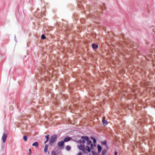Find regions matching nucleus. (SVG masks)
I'll return each mask as SVG.
<instances>
[{
	"label": "nucleus",
	"mask_w": 155,
	"mask_h": 155,
	"mask_svg": "<svg viewBox=\"0 0 155 155\" xmlns=\"http://www.w3.org/2000/svg\"><path fill=\"white\" fill-rule=\"evenodd\" d=\"M57 136L56 135H54L52 136L49 140V144L50 146H53L54 143L57 140Z\"/></svg>",
	"instance_id": "obj_1"
},
{
	"label": "nucleus",
	"mask_w": 155,
	"mask_h": 155,
	"mask_svg": "<svg viewBox=\"0 0 155 155\" xmlns=\"http://www.w3.org/2000/svg\"><path fill=\"white\" fill-rule=\"evenodd\" d=\"M39 74L42 76H45L46 74H47L48 71H45V69L44 66L43 68H41L39 71Z\"/></svg>",
	"instance_id": "obj_2"
},
{
	"label": "nucleus",
	"mask_w": 155,
	"mask_h": 155,
	"mask_svg": "<svg viewBox=\"0 0 155 155\" xmlns=\"http://www.w3.org/2000/svg\"><path fill=\"white\" fill-rule=\"evenodd\" d=\"M81 138L82 139L85 140L87 141V144L88 145H89L92 142L90 140L89 138L87 136H82L81 137Z\"/></svg>",
	"instance_id": "obj_3"
},
{
	"label": "nucleus",
	"mask_w": 155,
	"mask_h": 155,
	"mask_svg": "<svg viewBox=\"0 0 155 155\" xmlns=\"http://www.w3.org/2000/svg\"><path fill=\"white\" fill-rule=\"evenodd\" d=\"M58 145L60 149H63L64 147V142L63 141H61L58 142Z\"/></svg>",
	"instance_id": "obj_4"
},
{
	"label": "nucleus",
	"mask_w": 155,
	"mask_h": 155,
	"mask_svg": "<svg viewBox=\"0 0 155 155\" xmlns=\"http://www.w3.org/2000/svg\"><path fill=\"white\" fill-rule=\"evenodd\" d=\"M127 48H127H124L123 49L124 51L125 52L128 53L129 54H130V53L131 54V50H133V49L132 48H129L128 47Z\"/></svg>",
	"instance_id": "obj_5"
},
{
	"label": "nucleus",
	"mask_w": 155,
	"mask_h": 155,
	"mask_svg": "<svg viewBox=\"0 0 155 155\" xmlns=\"http://www.w3.org/2000/svg\"><path fill=\"white\" fill-rule=\"evenodd\" d=\"M7 137V136L6 134H3L2 137V140L3 142L5 143V142Z\"/></svg>",
	"instance_id": "obj_6"
},
{
	"label": "nucleus",
	"mask_w": 155,
	"mask_h": 155,
	"mask_svg": "<svg viewBox=\"0 0 155 155\" xmlns=\"http://www.w3.org/2000/svg\"><path fill=\"white\" fill-rule=\"evenodd\" d=\"M78 149L83 151H84L85 150V148L84 145H80L78 146Z\"/></svg>",
	"instance_id": "obj_7"
},
{
	"label": "nucleus",
	"mask_w": 155,
	"mask_h": 155,
	"mask_svg": "<svg viewBox=\"0 0 155 155\" xmlns=\"http://www.w3.org/2000/svg\"><path fill=\"white\" fill-rule=\"evenodd\" d=\"M71 138L68 137H65L63 140V141H64V142H67L71 140Z\"/></svg>",
	"instance_id": "obj_8"
},
{
	"label": "nucleus",
	"mask_w": 155,
	"mask_h": 155,
	"mask_svg": "<svg viewBox=\"0 0 155 155\" xmlns=\"http://www.w3.org/2000/svg\"><path fill=\"white\" fill-rule=\"evenodd\" d=\"M84 0H78V5L79 8H81V4L82 3V2Z\"/></svg>",
	"instance_id": "obj_9"
},
{
	"label": "nucleus",
	"mask_w": 155,
	"mask_h": 155,
	"mask_svg": "<svg viewBox=\"0 0 155 155\" xmlns=\"http://www.w3.org/2000/svg\"><path fill=\"white\" fill-rule=\"evenodd\" d=\"M4 146H2V149L0 152V155H4Z\"/></svg>",
	"instance_id": "obj_10"
},
{
	"label": "nucleus",
	"mask_w": 155,
	"mask_h": 155,
	"mask_svg": "<svg viewBox=\"0 0 155 155\" xmlns=\"http://www.w3.org/2000/svg\"><path fill=\"white\" fill-rule=\"evenodd\" d=\"M102 149V147L100 145H97V150L98 151V153H100Z\"/></svg>",
	"instance_id": "obj_11"
},
{
	"label": "nucleus",
	"mask_w": 155,
	"mask_h": 155,
	"mask_svg": "<svg viewBox=\"0 0 155 155\" xmlns=\"http://www.w3.org/2000/svg\"><path fill=\"white\" fill-rule=\"evenodd\" d=\"M92 46L93 48L94 49H96L98 48V45L95 44H92Z\"/></svg>",
	"instance_id": "obj_12"
},
{
	"label": "nucleus",
	"mask_w": 155,
	"mask_h": 155,
	"mask_svg": "<svg viewBox=\"0 0 155 155\" xmlns=\"http://www.w3.org/2000/svg\"><path fill=\"white\" fill-rule=\"evenodd\" d=\"M48 144H45V147L44 149V151L45 153H46L48 150Z\"/></svg>",
	"instance_id": "obj_13"
},
{
	"label": "nucleus",
	"mask_w": 155,
	"mask_h": 155,
	"mask_svg": "<svg viewBox=\"0 0 155 155\" xmlns=\"http://www.w3.org/2000/svg\"><path fill=\"white\" fill-rule=\"evenodd\" d=\"M38 143L37 142H35L33 143L32 145L33 146H35V147H37L38 146Z\"/></svg>",
	"instance_id": "obj_14"
},
{
	"label": "nucleus",
	"mask_w": 155,
	"mask_h": 155,
	"mask_svg": "<svg viewBox=\"0 0 155 155\" xmlns=\"http://www.w3.org/2000/svg\"><path fill=\"white\" fill-rule=\"evenodd\" d=\"M101 144L103 145H104L107 146V142L106 141H102L101 142Z\"/></svg>",
	"instance_id": "obj_15"
},
{
	"label": "nucleus",
	"mask_w": 155,
	"mask_h": 155,
	"mask_svg": "<svg viewBox=\"0 0 155 155\" xmlns=\"http://www.w3.org/2000/svg\"><path fill=\"white\" fill-rule=\"evenodd\" d=\"M86 149L88 152H90L91 151V149L90 148V147L88 146H87L86 147Z\"/></svg>",
	"instance_id": "obj_16"
},
{
	"label": "nucleus",
	"mask_w": 155,
	"mask_h": 155,
	"mask_svg": "<svg viewBox=\"0 0 155 155\" xmlns=\"http://www.w3.org/2000/svg\"><path fill=\"white\" fill-rule=\"evenodd\" d=\"M85 140L83 139V140H80L79 141V143H82L84 144L85 143Z\"/></svg>",
	"instance_id": "obj_17"
},
{
	"label": "nucleus",
	"mask_w": 155,
	"mask_h": 155,
	"mask_svg": "<svg viewBox=\"0 0 155 155\" xmlns=\"http://www.w3.org/2000/svg\"><path fill=\"white\" fill-rule=\"evenodd\" d=\"M66 150L68 151H69L71 150V147L69 146H67L66 147Z\"/></svg>",
	"instance_id": "obj_18"
},
{
	"label": "nucleus",
	"mask_w": 155,
	"mask_h": 155,
	"mask_svg": "<svg viewBox=\"0 0 155 155\" xmlns=\"http://www.w3.org/2000/svg\"><path fill=\"white\" fill-rule=\"evenodd\" d=\"M107 152V150L106 149L103 150L102 152V154L103 155H105Z\"/></svg>",
	"instance_id": "obj_19"
},
{
	"label": "nucleus",
	"mask_w": 155,
	"mask_h": 155,
	"mask_svg": "<svg viewBox=\"0 0 155 155\" xmlns=\"http://www.w3.org/2000/svg\"><path fill=\"white\" fill-rule=\"evenodd\" d=\"M23 139L25 141H26L27 140V136H24L23 137Z\"/></svg>",
	"instance_id": "obj_20"
},
{
	"label": "nucleus",
	"mask_w": 155,
	"mask_h": 155,
	"mask_svg": "<svg viewBox=\"0 0 155 155\" xmlns=\"http://www.w3.org/2000/svg\"><path fill=\"white\" fill-rule=\"evenodd\" d=\"M41 39H44L46 38V37L45 36V35L44 34H43L42 35L41 37Z\"/></svg>",
	"instance_id": "obj_21"
},
{
	"label": "nucleus",
	"mask_w": 155,
	"mask_h": 155,
	"mask_svg": "<svg viewBox=\"0 0 155 155\" xmlns=\"http://www.w3.org/2000/svg\"><path fill=\"white\" fill-rule=\"evenodd\" d=\"M51 155H57L54 151H53L51 152Z\"/></svg>",
	"instance_id": "obj_22"
},
{
	"label": "nucleus",
	"mask_w": 155,
	"mask_h": 155,
	"mask_svg": "<svg viewBox=\"0 0 155 155\" xmlns=\"http://www.w3.org/2000/svg\"><path fill=\"white\" fill-rule=\"evenodd\" d=\"M49 134L47 135L46 136L45 138L46 139H48V140L49 139Z\"/></svg>",
	"instance_id": "obj_23"
},
{
	"label": "nucleus",
	"mask_w": 155,
	"mask_h": 155,
	"mask_svg": "<svg viewBox=\"0 0 155 155\" xmlns=\"http://www.w3.org/2000/svg\"><path fill=\"white\" fill-rule=\"evenodd\" d=\"M102 121H103V123L104 124L107 123V121L106 120H103Z\"/></svg>",
	"instance_id": "obj_24"
},
{
	"label": "nucleus",
	"mask_w": 155,
	"mask_h": 155,
	"mask_svg": "<svg viewBox=\"0 0 155 155\" xmlns=\"http://www.w3.org/2000/svg\"><path fill=\"white\" fill-rule=\"evenodd\" d=\"M97 142V141H96V140L95 139L94 140H93V142L94 143H95Z\"/></svg>",
	"instance_id": "obj_25"
},
{
	"label": "nucleus",
	"mask_w": 155,
	"mask_h": 155,
	"mask_svg": "<svg viewBox=\"0 0 155 155\" xmlns=\"http://www.w3.org/2000/svg\"><path fill=\"white\" fill-rule=\"evenodd\" d=\"M29 154L31 153V149H29Z\"/></svg>",
	"instance_id": "obj_26"
},
{
	"label": "nucleus",
	"mask_w": 155,
	"mask_h": 155,
	"mask_svg": "<svg viewBox=\"0 0 155 155\" xmlns=\"http://www.w3.org/2000/svg\"><path fill=\"white\" fill-rule=\"evenodd\" d=\"M114 155H118L117 154V151H115L114 153Z\"/></svg>",
	"instance_id": "obj_27"
},
{
	"label": "nucleus",
	"mask_w": 155,
	"mask_h": 155,
	"mask_svg": "<svg viewBox=\"0 0 155 155\" xmlns=\"http://www.w3.org/2000/svg\"><path fill=\"white\" fill-rule=\"evenodd\" d=\"M93 155H96V153L95 152H93Z\"/></svg>",
	"instance_id": "obj_28"
},
{
	"label": "nucleus",
	"mask_w": 155,
	"mask_h": 155,
	"mask_svg": "<svg viewBox=\"0 0 155 155\" xmlns=\"http://www.w3.org/2000/svg\"><path fill=\"white\" fill-rule=\"evenodd\" d=\"M82 153L81 152H79L78 153V155H82Z\"/></svg>",
	"instance_id": "obj_29"
},
{
	"label": "nucleus",
	"mask_w": 155,
	"mask_h": 155,
	"mask_svg": "<svg viewBox=\"0 0 155 155\" xmlns=\"http://www.w3.org/2000/svg\"><path fill=\"white\" fill-rule=\"evenodd\" d=\"M93 146H94L93 144H92V143L91 144V147L92 148V147H93Z\"/></svg>",
	"instance_id": "obj_30"
},
{
	"label": "nucleus",
	"mask_w": 155,
	"mask_h": 155,
	"mask_svg": "<svg viewBox=\"0 0 155 155\" xmlns=\"http://www.w3.org/2000/svg\"><path fill=\"white\" fill-rule=\"evenodd\" d=\"M48 140L46 139V141L44 143H46L48 141Z\"/></svg>",
	"instance_id": "obj_31"
},
{
	"label": "nucleus",
	"mask_w": 155,
	"mask_h": 155,
	"mask_svg": "<svg viewBox=\"0 0 155 155\" xmlns=\"http://www.w3.org/2000/svg\"><path fill=\"white\" fill-rule=\"evenodd\" d=\"M147 56H149L150 57V58H151V55L150 54H148V55Z\"/></svg>",
	"instance_id": "obj_32"
},
{
	"label": "nucleus",
	"mask_w": 155,
	"mask_h": 155,
	"mask_svg": "<svg viewBox=\"0 0 155 155\" xmlns=\"http://www.w3.org/2000/svg\"><path fill=\"white\" fill-rule=\"evenodd\" d=\"M91 139L93 140H94V139H95L94 137H91Z\"/></svg>",
	"instance_id": "obj_33"
},
{
	"label": "nucleus",
	"mask_w": 155,
	"mask_h": 155,
	"mask_svg": "<svg viewBox=\"0 0 155 155\" xmlns=\"http://www.w3.org/2000/svg\"><path fill=\"white\" fill-rule=\"evenodd\" d=\"M41 15H42V16H43L44 15V14L43 12V13H41Z\"/></svg>",
	"instance_id": "obj_34"
},
{
	"label": "nucleus",
	"mask_w": 155,
	"mask_h": 155,
	"mask_svg": "<svg viewBox=\"0 0 155 155\" xmlns=\"http://www.w3.org/2000/svg\"><path fill=\"white\" fill-rule=\"evenodd\" d=\"M97 13H98L97 12L96 13H95V14L94 15V16H97Z\"/></svg>",
	"instance_id": "obj_35"
},
{
	"label": "nucleus",
	"mask_w": 155,
	"mask_h": 155,
	"mask_svg": "<svg viewBox=\"0 0 155 155\" xmlns=\"http://www.w3.org/2000/svg\"><path fill=\"white\" fill-rule=\"evenodd\" d=\"M153 29L154 32H155V27Z\"/></svg>",
	"instance_id": "obj_36"
}]
</instances>
